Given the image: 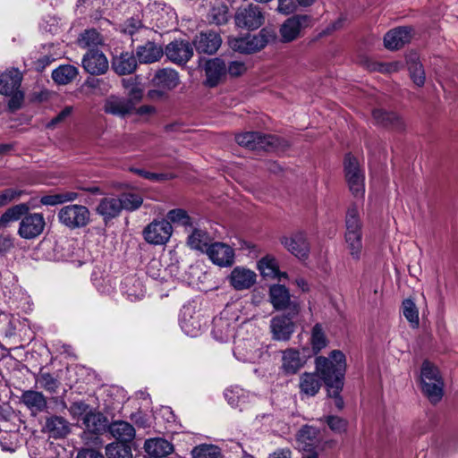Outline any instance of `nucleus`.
I'll return each mask as SVG.
<instances>
[{
  "instance_id": "1",
  "label": "nucleus",
  "mask_w": 458,
  "mask_h": 458,
  "mask_svg": "<svg viewBox=\"0 0 458 458\" xmlns=\"http://www.w3.org/2000/svg\"><path fill=\"white\" fill-rule=\"evenodd\" d=\"M346 367V357L340 350H333L328 357L317 356L315 359V369L323 380L327 395L334 399L338 410L344 407L341 393L344 386Z\"/></svg>"
},
{
  "instance_id": "2",
  "label": "nucleus",
  "mask_w": 458,
  "mask_h": 458,
  "mask_svg": "<svg viewBox=\"0 0 458 458\" xmlns=\"http://www.w3.org/2000/svg\"><path fill=\"white\" fill-rule=\"evenodd\" d=\"M235 141L238 145L255 151H285L291 147V142L285 138L259 131H246L237 134Z\"/></svg>"
},
{
  "instance_id": "3",
  "label": "nucleus",
  "mask_w": 458,
  "mask_h": 458,
  "mask_svg": "<svg viewBox=\"0 0 458 458\" xmlns=\"http://www.w3.org/2000/svg\"><path fill=\"white\" fill-rule=\"evenodd\" d=\"M276 38L275 29L264 27L258 34H247L244 37L231 40V48L242 54H253L264 49L267 44L274 42Z\"/></svg>"
},
{
  "instance_id": "4",
  "label": "nucleus",
  "mask_w": 458,
  "mask_h": 458,
  "mask_svg": "<svg viewBox=\"0 0 458 458\" xmlns=\"http://www.w3.org/2000/svg\"><path fill=\"white\" fill-rule=\"evenodd\" d=\"M22 74L19 70L12 68L0 75V94L9 97L8 106L17 110L21 106L24 94L20 89Z\"/></svg>"
},
{
  "instance_id": "5",
  "label": "nucleus",
  "mask_w": 458,
  "mask_h": 458,
  "mask_svg": "<svg viewBox=\"0 0 458 458\" xmlns=\"http://www.w3.org/2000/svg\"><path fill=\"white\" fill-rule=\"evenodd\" d=\"M179 324L185 335L191 337H197L202 332L206 324L198 304L195 301H189L184 304L180 311Z\"/></svg>"
},
{
  "instance_id": "6",
  "label": "nucleus",
  "mask_w": 458,
  "mask_h": 458,
  "mask_svg": "<svg viewBox=\"0 0 458 458\" xmlns=\"http://www.w3.org/2000/svg\"><path fill=\"white\" fill-rule=\"evenodd\" d=\"M299 313L300 309L293 305L291 311L273 317L270 320L272 338L276 341H289L295 331V319Z\"/></svg>"
},
{
  "instance_id": "7",
  "label": "nucleus",
  "mask_w": 458,
  "mask_h": 458,
  "mask_svg": "<svg viewBox=\"0 0 458 458\" xmlns=\"http://www.w3.org/2000/svg\"><path fill=\"white\" fill-rule=\"evenodd\" d=\"M233 20L237 28L251 31L264 24L265 13L259 6L248 4L236 8Z\"/></svg>"
},
{
  "instance_id": "8",
  "label": "nucleus",
  "mask_w": 458,
  "mask_h": 458,
  "mask_svg": "<svg viewBox=\"0 0 458 458\" xmlns=\"http://www.w3.org/2000/svg\"><path fill=\"white\" fill-rule=\"evenodd\" d=\"M344 171L350 191L355 197L363 194L365 191L364 174L360 171L357 157L351 152L344 155Z\"/></svg>"
},
{
  "instance_id": "9",
  "label": "nucleus",
  "mask_w": 458,
  "mask_h": 458,
  "mask_svg": "<svg viewBox=\"0 0 458 458\" xmlns=\"http://www.w3.org/2000/svg\"><path fill=\"white\" fill-rule=\"evenodd\" d=\"M59 222L70 229L86 226L90 218V214L85 206L71 204L63 207L57 215Z\"/></svg>"
},
{
  "instance_id": "10",
  "label": "nucleus",
  "mask_w": 458,
  "mask_h": 458,
  "mask_svg": "<svg viewBox=\"0 0 458 458\" xmlns=\"http://www.w3.org/2000/svg\"><path fill=\"white\" fill-rule=\"evenodd\" d=\"M173 227L165 219H155L143 230L144 240L152 245H164L171 238Z\"/></svg>"
},
{
  "instance_id": "11",
  "label": "nucleus",
  "mask_w": 458,
  "mask_h": 458,
  "mask_svg": "<svg viewBox=\"0 0 458 458\" xmlns=\"http://www.w3.org/2000/svg\"><path fill=\"white\" fill-rule=\"evenodd\" d=\"M375 124L387 131L403 133L406 130L403 117L397 112L385 108H374L371 113Z\"/></svg>"
},
{
  "instance_id": "12",
  "label": "nucleus",
  "mask_w": 458,
  "mask_h": 458,
  "mask_svg": "<svg viewBox=\"0 0 458 458\" xmlns=\"http://www.w3.org/2000/svg\"><path fill=\"white\" fill-rule=\"evenodd\" d=\"M312 17L308 14H295L288 18L280 28L282 41L288 43L296 39L302 29L311 26Z\"/></svg>"
},
{
  "instance_id": "13",
  "label": "nucleus",
  "mask_w": 458,
  "mask_h": 458,
  "mask_svg": "<svg viewBox=\"0 0 458 458\" xmlns=\"http://www.w3.org/2000/svg\"><path fill=\"white\" fill-rule=\"evenodd\" d=\"M45 225L46 222L42 214H27L20 222L18 233L23 239H34L43 233Z\"/></svg>"
},
{
  "instance_id": "14",
  "label": "nucleus",
  "mask_w": 458,
  "mask_h": 458,
  "mask_svg": "<svg viewBox=\"0 0 458 458\" xmlns=\"http://www.w3.org/2000/svg\"><path fill=\"white\" fill-rule=\"evenodd\" d=\"M280 242L299 259L305 260L310 254V242L304 232H296L290 237L283 236Z\"/></svg>"
},
{
  "instance_id": "15",
  "label": "nucleus",
  "mask_w": 458,
  "mask_h": 458,
  "mask_svg": "<svg viewBox=\"0 0 458 458\" xmlns=\"http://www.w3.org/2000/svg\"><path fill=\"white\" fill-rule=\"evenodd\" d=\"M269 301L276 310L291 311L293 305L301 310L300 303L291 300L289 289L284 284H276L270 286Z\"/></svg>"
},
{
  "instance_id": "16",
  "label": "nucleus",
  "mask_w": 458,
  "mask_h": 458,
  "mask_svg": "<svg viewBox=\"0 0 458 458\" xmlns=\"http://www.w3.org/2000/svg\"><path fill=\"white\" fill-rule=\"evenodd\" d=\"M164 53L174 64H184L192 57L193 48L188 41L174 40L165 47Z\"/></svg>"
},
{
  "instance_id": "17",
  "label": "nucleus",
  "mask_w": 458,
  "mask_h": 458,
  "mask_svg": "<svg viewBox=\"0 0 458 458\" xmlns=\"http://www.w3.org/2000/svg\"><path fill=\"white\" fill-rule=\"evenodd\" d=\"M412 28L401 26L390 30L384 36V46L388 50H398L410 43L412 36Z\"/></svg>"
},
{
  "instance_id": "18",
  "label": "nucleus",
  "mask_w": 458,
  "mask_h": 458,
  "mask_svg": "<svg viewBox=\"0 0 458 458\" xmlns=\"http://www.w3.org/2000/svg\"><path fill=\"white\" fill-rule=\"evenodd\" d=\"M84 70L92 74L99 75L105 73L108 69V61L103 52L98 49L89 50L82 58Z\"/></svg>"
},
{
  "instance_id": "19",
  "label": "nucleus",
  "mask_w": 458,
  "mask_h": 458,
  "mask_svg": "<svg viewBox=\"0 0 458 458\" xmlns=\"http://www.w3.org/2000/svg\"><path fill=\"white\" fill-rule=\"evenodd\" d=\"M102 108L106 114L118 117H125L133 112L130 102L117 95H110L105 98Z\"/></svg>"
},
{
  "instance_id": "20",
  "label": "nucleus",
  "mask_w": 458,
  "mask_h": 458,
  "mask_svg": "<svg viewBox=\"0 0 458 458\" xmlns=\"http://www.w3.org/2000/svg\"><path fill=\"white\" fill-rule=\"evenodd\" d=\"M221 38L215 31L201 32L193 40L196 50L200 54L213 55L221 46Z\"/></svg>"
},
{
  "instance_id": "21",
  "label": "nucleus",
  "mask_w": 458,
  "mask_h": 458,
  "mask_svg": "<svg viewBox=\"0 0 458 458\" xmlns=\"http://www.w3.org/2000/svg\"><path fill=\"white\" fill-rule=\"evenodd\" d=\"M212 338L221 344L228 340L229 335V310L226 307L213 318L211 328Z\"/></svg>"
},
{
  "instance_id": "22",
  "label": "nucleus",
  "mask_w": 458,
  "mask_h": 458,
  "mask_svg": "<svg viewBox=\"0 0 458 458\" xmlns=\"http://www.w3.org/2000/svg\"><path fill=\"white\" fill-rule=\"evenodd\" d=\"M319 430L312 426H302L296 435L298 448L304 452L315 450L318 444Z\"/></svg>"
},
{
  "instance_id": "23",
  "label": "nucleus",
  "mask_w": 458,
  "mask_h": 458,
  "mask_svg": "<svg viewBox=\"0 0 458 458\" xmlns=\"http://www.w3.org/2000/svg\"><path fill=\"white\" fill-rule=\"evenodd\" d=\"M152 83L161 89L167 90L174 89L180 83L179 73L170 68H163L156 72L152 78Z\"/></svg>"
},
{
  "instance_id": "24",
  "label": "nucleus",
  "mask_w": 458,
  "mask_h": 458,
  "mask_svg": "<svg viewBox=\"0 0 458 458\" xmlns=\"http://www.w3.org/2000/svg\"><path fill=\"white\" fill-rule=\"evenodd\" d=\"M256 277L255 272L250 269L234 267L231 271V286L236 290L250 289L256 283Z\"/></svg>"
},
{
  "instance_id": "25",
  "label": "nucleus",
  "mask_w": 458,
  "mask_h": 458,
  "mask_svg": "<svg viewBox=\"0 0 458 458\" xmlns=\"http://www.w3.org/2000/svg\"><path fill=\"white\" fill-rule=\"evenodd\" d=\"M305 364L299 350L289 348L283 352L282 368L286 375L296 374Z\"/></svg>"
},
{
  "instance_id": "26",
  "label": "nucleus",
  "mask_w": 458,
  "mask_h": 458,
  "mask_svg": "<svg viewBox=\"0 0 458 458\" xmlns=\"http://www.w3.org/2000/svg\"><path fill=\"white\" fill-rule=\"evenodd\" d=\"M163 54L162 47L150 41L138 47L136 50L139 61L143 64L155 63L162 57Z\"/></svg>"
},
{
  "instance_id": "27",
  "label": "nucleus",
  "mask_w": 458,
  "mask_h": 458,
  "mask_svg": "<svg viewBox=\"0 0 458 458\" xmlns=\"http://www.w3.org/2000/svg\"><path fill=\"white\" fill-rule=\"evenodd\" d=\"M145 451L152 457L159 458L170 454L173 445L164 438H151L145 442Z\"/></svg>"
},
{
  "instance_id": "28",
  "label": "nucleus",
  "mask_w": 458,
  "mask_h": 458,
  "mask_svg": "<svg viewBox=\"0 0 458 458\" xmlns=\"http://www.w3.org/2000/svg\"><path fill=\"white\" fill-rule=\"evenodd\" d=\"M210 260L220 267L229 265V246L223 242L211 243L206 250Z\"/></svg>"
},
{
  "instance_id": "29",
  "label": "nucleus",
  "mask_w": 458,
  "mask_h": 458,
  "mask_svg": "<svg viewBox=\"0 0 458 458\" xmlns=\"http://www.w3.org/2000/svg\"><path fill=\"white\" fill-rule=\"evenodd\" d=\"M21 401L33 413L43 411L47 407V399L44 394L38 391L27 390L21 394Z\"/></svg>"
},
{
  "instance_id": "30",
  "label": "nucleus",
  "mask_w": 458,
  "mask_h": 458,
  "mask_svg": "<svg viewBox=\"0 0 458 458\" xmlns=\"http://www.w3.org/2000/svg\"><path fill=\"white\" fill-rule=\"evenodd\" d=\"M322 383L323 380L317 370L316 373L305 372L300 379L301 392L308 396H315L318 393Z\"/></svg>"
},
{
  "instance_id": "31",
  "label": "nucleus",
  "mask_w": 458,
  "mask_h": 458,
  "mask_svg": "<svg viewBox=\"0 0 458 458\" xmlns=\"http://www.w3.org/2000/svg\"><path fill=\"white\" fill-rule=\"evenodd\" d=\"M45 428L50 437L54 438L64 437L70 432L69 422L60 416H52L47 418Z\"/></svg>"
},
{
  "instance_id": "32",
  "label": "nucleus",
  "mask_w": 458,
  "mask_h": 458,
  "mask_svg": "<svg viewBox=\"0 0 458 458\" xmlns=\"http://www.w3.org/2000/svg\"><path fill=\"white\" fill-rule=\"evenodd\" d=\"M106 418L100 412L91 411L85 418H82L81 423L86 430L84 434H100L106 429Z\"/></svg>"
},
{
  "instance_id": "33",
  "label": "nucleus",
  "mask_w": 458,
  "mask_h": 458,
  "mask_svg": "<svg viewBox=\"0 0 458 458\" xmlns=\"http://www.w3.org/2000/svg\"><path fill=\"white\" fill-rule=\"evenodd\" d=\"M112 67L120 75L129 74L136 69L137 61L132 54L122 53L113 59Z\"/></svg>"
},
{
  "instance_id": "34",
  "label": "nucleus",
  "mask_w": 458,
  "mask_h": 458,
  "mask_svg": "<svg viewBox=\"0 0 458 458\" xmlns=\"http://www.w3.org/2000/svg\"><path fill=\"white\" fill-rule=\"evenodd\" d=\"M97 211L105 219L115 217L122 211V204L118 198L106 197L101 199Z\"/></svg>"
},
{
  "instance_id": "35",
  "label": "nucleus",
  "mask_w": 458,
  "mask_h": 458,
  "mask_svg": "<svg viewBox=\"0 0 458 458\" xmlns=\"http://www.w3.org/2000/svg\"><path fill=\"white\" fill-rule=\"evenodd\" d=\"M225 71V64L221 59L215 58L208 61L205 65L207 84L210 87L216 86Z\"/></svg>"
},
{
  "instance_id": "36",
  "label": "nucleus",
  "mask_w": 458,
  "mask_h": 458,
  "mask_svg": "<svg viewBox=\"0 0 458 458\" xmlns=\"http://www.w3.org/2000/svg\"><path fill=\"white\" fill-rule=\"evenodd\" d=\"M109 430L113 437L122 443L130 442L135 437L134 428L130 423L123 420L113 422L109 427Z\"/></svg>"
},
{
  "instance_id": "37",
  "label": "nucleus",
  "mask_w": 458,
  "mask_h": 458,
  "mask_svg": "<svg viewBox=\"0 0 458 458\" xmlns=\"http://www.w3.org/2000/svg\"><path fill=\"white\" fill-rule=\"evenodd\" d=\"M406 63L411 81L416 86L422 87L425 83L426 76L419 56L416 54L411 55L407 57Z\"/></svg>"
},
{
  "instance_id": "38",
  "label": "nucleus",
  "mask_w": 458,
  "mask_h": 458,
  "mask_svg": "<svg viewBox=\"0 0 458 458\" xmlns=\"http://www.w3.org/2000/svg\"><path fill=\"white\" fill-rule=\"evenodd\" d=\"M258 269L264 276L287 277V274L285 272H280L278 261L276 259L270 255H266L259 260Z\"/></svg>"
},
{
  "instance_id": "39",
  "label": "nucleus",
  "mask_w": 458,
  "mask_h": 458,
  "mask_svg": "<svg viewBox=\"0 0 458 458\" xmlns=\"http://www.w3.org/2000/svg\"><path fill=\"white\" fill-rule=\"evenodd\" d=\"M122 82L127 93V98L125 99L130 102L131 109L134 110L135 106L140 102L143 98L144 89L141 85L132 78L123 79Z\"/></svg>"
},
{
  "instance_id": "40",
  "label": "nucleus",
  "mask_w": 458,
  "mask_h": 458,
  "mask_svg": "<svg viewBox=\"0 0 458 458\" xmlns=\"http://www.w3.org/2000/svg\"><path fill=\"white\" fill-rule=\"evenodd\" d=\"M210 241V237L206 231L195 228L188 236L187 243L191 249L206 252L211 244Z\"/></svg>"
},
{
  "instance_id": "41",
  "label": "nucleus",
  "mask_w": 458,
  "mask_h": 458,
  "mask_svg": "<svg viewBox=\"0 0 458 458\" xmlns=\"http://www.w3.org/2000/svg\"><path fill=\"white\" fill-rule=\"evenodd\" d=\"M103 44V37L95 29L84 30L78 38V45L89 50L97 49L98 46H102Z\"/></svg>"
},
{
  "instance_id": "42",
  "label": "nucleus",
  "mask_w": 458,
  "mask_h": 458,
  "mask_svg": "<svg viewBox=\"0 0 458 458\" xmlns=\"http://www.w3.org/2000/svg\"><path fill=\"white\" fill-rule=\"evenodd\" d=\"M444 381H423L421 390L432 403H438L444 395Z\"/></svg>"
},
{
  "instance_id": "43",
  "label": "nucleus",
  "mask_w": 458,
  "mask_h": 458,
  "mask_svg": "<svg viewBox=\"0 0 458 458\" xmlns=\"http://www.w3.org/2000/svg\"><path fill=\"white\" fill-rule=\"evenodd\" d=\"M78 75V69L70 64L60 65L52 72V79L59 85H66L72 82Z\"/></svg>"
},
{
  "instance_id": "44",
  "label": "nucleus",
  "mask_w": 458,
  "mask_h": 458,
  "mask_svg": "<svg viewBox=\"0 0 458 458\" xmlns=\"http://www.w3.org/2000/svg\"><path fill=\"white\" fill-rule=\"evenodd\" d=\"M30 207L26 203L15 205L8 208L0 217V226H6L8 223L17 221L26 216Z\"/></svg>"
},
{
  "instance_id": "45",
  "label": "nucleus",
  "mask_w": 458,
  "mask_h": 458,
  "mask_svg": "<svg viewBox=\"0 0 458 458\" xmlns=\"http://www.w3.org/2000/svg\"><path fill=\"white\" fill-rule=\"evenodd\" d=\"M310 345L313 346V352H320L326 348L329 343L323 327L320 323H316L311 329V335L310 338Z\"/></svg>"
},
{
  "instance_id": "46",
  "label": "nucleus",
  "mask_w": 458,
  "mask_h": 458,
  "mask_svg": "<svg viewBox=\"0 0 458 458\" xmlns=\"http://www.w3.org/2000/svg\"><path fill=\"white\" fill-rule=\"evenodd\" d=\"M345 233L362 232V223L356 204L348 207L345 216Z\"/></svg>"
},
{
  "instance_id": "47",
  "label": "nucleus",
  "mask_w": 458,
  "mask_h": 458,
  "mask_svg": "<svg viewBox=\"0 0 458 458\" xmlns=\"http://www.w3.org/2000/svg\"><path fill=\"white\" fill-rule=\"evenodd\" d=\"M344 239L352 259H360L362 250V232L345 233Z\"/></svg>"
},
{
  "instance_id": "48",
  "label": "nucleus",
  "mask_w": 458,
  "mask_h": 458,
  "mask_svg": "<svg viewBox=\"0 0 458 458\" xmlns=\"http://www.w3.org/2000/svg\"><path fill=\"white\" fill-rule=\"evenodd\" d=\"M106 454L108 458H131V447L125 443L117 442L106 445Z\"/></svg>"
},
{
  "instance_id": "49",
  "label": "nucleus",
  "mask_w": 458,
  "mask_h": 458,
  "mask_svg": "<svg viewBox=\"0 0 458 458\" xmlns=\"http://www.w3.org/2000/svg\"><path fill=\"white\" fill-rule=\"evenodd\" d=\"M420 380L437 381L443 380L438 368L428 360H425L420 368Z\"/></svg>"
},
{
  "instance_id": "50",
  "label": "nucleus",
  "mask_w": 458,
  "mask_h": 458,
  "mask_svg": "<svg viewBox=\"0 0 458 458\" xmlns=\"http://www.w3.org/2000/svg\"><path fill=\"white\" fill-rule=\"evenodd\" d=\"M36 384L49 393H55L59 387L58 380L47 372H40L36 376Z\"/></svg>"
},
{
  "instance_id": "51",
  "label": "nucleus",
  "mask_w": 458,
  "mask_h": 458,
  "mask_svg": "<svg viewBox=\"0 0 458 458\" xmlns=\"http://www.w3.org/2000/svg\"><path fill=\"white\" fill-rule=\"evenodd\" d=\"M122 204V209L134 211L138 209L143 202L141 195L134 192H125L118 198Z\"/></svg>"
},
{
  "instance_id": "52",
  "label": "nucleus",
  "mask_w": 458,
  "mask_h": 458,
  "mask_svg": "<svg viewBox=\"0 0 458 458\" xmlns=\"http://www.w3.org/2000/svg\"><path fill=\"white\" fill-rule=\"evenodd\" d=\"M167 221L174 224H177L180 225H182L184 227L191 226V218L188 215V213L182 208H174L170 211H168L167 215Z\"/></svg>"
},
{
  "instance_id": "53",
  "label": "nucleus",
  "mask_w": 458,
  "mask_h": 458,
  "mask_svg": "<svg viewBox=\"0 0 458 458\" xmlns=\"http://www.w3.org/2000/svg\"><path fill=\"white\" fill-rule=\"evenodd\" d=\"M403 314L413 327L419 326V310L411 299H405L403 301Z\"/></svg>"
},
{
  "instance_id": "54",
  "label": "nucleus",
  "mask_w": 458,
  "mask_h": 458,
  "mask_svg": "<svg viewBox=\"0 0 458 458\" xmlns=\"http://www.w3.org/2000/svg\"><path fill=\"white\" fill-rule=\"evenodd\" d=\"M325 422L328 428L335 433L341 434L346 431L348 421L336 415H327L324 417Z\"/></svg>"
},
{
  "instance_id": "55",
  "label": "nucleus",
  "mask_w": 458,
  "mask_h": 458,
  "mask_svg": "<svg viewBox=\"0 0 458 458\" xmlns=\"http://www.w3.org/2000/svg\"><path fill=\"white\" fill-rule=\"evenodd\" d=\"M191 454L192 458H216L219 454V450L215 445H201L193 448Z\"/></svg>"
},
{
  "instance_id": "56",
  "label": "nucleus",
  "mask_w": 458,
  "mask_h": 458,
  "mask_svg": "<svg viewBox=\"0 0 458 458\" xmlns=\"http://www.w3.org/2000/svg\"><path fill=\"white\" fill-rule=\"evenodd\" d=\"M210 18L216 24H225L228 21L227 6L224 4H215L210 11Z\"/></svg>"
},
{
  "instance_id": "57",
  "label": "nucleus",
  "mask_w": 458,
  "mask_h": 458,
  "mask_svg": "<svg viewBox=\"0 0 458 458\" xmlns=\"http://www.w3.org/2000/svg\"><path fill=\"white\" fill-rule=\"evenodd\" d=\"M91 411L89 406L83 402H75L70 407L71 414L79 421H82V418H85Z\"/></svg>"
},
{
  "instance_id": "58",
  "label": "nucleus",
  "mask_w": 458,
  "mask_h": 458,
  "mask_svg": "<svg viewBox=\"0 0 458 458\" xmlns=\"http://www.w3.org/2000/svg\"><path fill=\"white\" fill-rule=\"evenodd\" d=\"M140 29H142V23L139 18L128 19L120 26V30L123 33L131 36H133Z\"/></svg>"
},
{
  "instance_id": "59",
  "label": "nucleus",
  "mask_w": 458,
  "mask_h": 458,
  "mask_svg": "<svg viewBox=\"0 0 458 458\" xmlns=\"http://www.w3.org/2000/svg\"><path fill=\"white\" fill-rule=\"evenodd\" d=\"M22 191L15 190V189H5L0 191V208L7 205L11 201L14 199H18L21 194Z\"/></svg>"
},
{
  "instance_id": "60",
  "label": "nucleus",
  "mask_w": 458,
  "mask_h": 458,
  "mask_svg": "<svg viewBox=\"0 0 458 458\" xmlns=\"http://www.w3.org/2000/svg\"><path fill=\"white\" fill-rule=\"evenodd\" d=\"M299 4V0H278L277 12L282 14H291L295 12Z\"/></svg>"
},
{
  "instance_id": "61",
  "label": "nucleus",
  "mask_w": 458,
  "mask_h": 458,
  "mask_svg": "<svg viewBox=\"0 0 458 458\" xmlns=\"http://www.w3.org/2000/svg\"><path fill=\"white\" fill-rule=\"evenodd\" d=\"M126 294L131 301H135L145 295V289L140 281H135L132 287L127 289Z\"/></svg>"
},
{
  "instance_id": "62",
  "label": "nucleus",
  "mask_w": 458,
  "mask_h": 458,
  "mask_svg": "<svg viewBox=\"0 0 458 458\" xmlns=\"http://www.w3.org/2000/svg\"><path fill=\"white\" fill-rule=\"evenodd\" d=\"M147 274L154 278H161V264L157 259H152L147 267Z\"/></svg>"
},
{
  "instance_id": "63",
  "label": "nucleus",
  "mask_w": 458,
  "mask_h": 458,
  "mask_svg": "<svg viewBox=\"0 0 458 458\" xmlns=\"http://www.w3.org/2000/svg\"><path fill=\"white\" fill-rule=\"evenodd\" d=\"M105 0H78L76 4V7L78 9L80 8H92L96 9L97 12L101 8V6L104 4Z\"/></svg>"
},
{
  "instance_id": "64",
  "label": "nucleus",
  "mask_w": 458,
  "mask_h": 458,
  "mask_svg": "<svg viewBox=\"0 0 458 458\" xmlns=\"http://www.w3.org/2000/svg\"><path fill=\"white\" fill-rule=\"evenodd\" d=\"M157 113V109L154 106L151 105H143L140 107H136L133 110L132 114H135L140 117H150Z\"/></svg>"
}]
</instances>
